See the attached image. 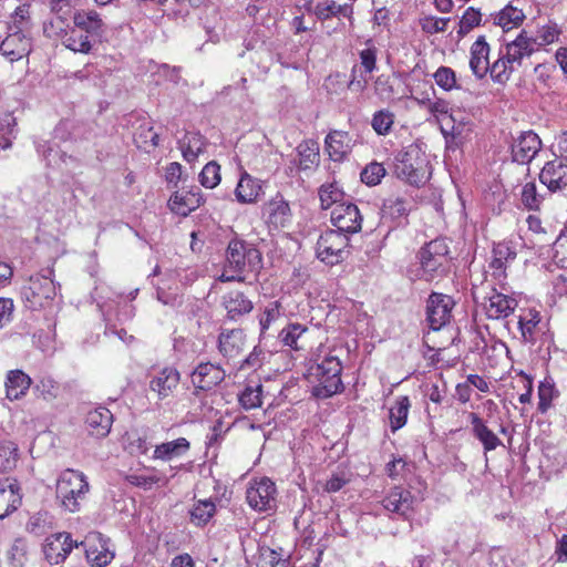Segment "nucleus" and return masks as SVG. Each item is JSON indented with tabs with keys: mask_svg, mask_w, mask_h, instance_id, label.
<instances>
[{
	"mask_svg": "<svg viewBox=\"0 0 567 567\" xmlns=\"http://www.w3.org/2000/svg\"><path fill=\"white\" fill-rule=\"evenodd\" d=\"M330 220L336 227L334 230L348 236L360 231L362 226V216L358 206L349 200L332 208Z\"/></svg>",
	"mask_w": 567,
	"mask_h": 567,
	"instance_id": "9d476101",
	"label": "nucleus"
},
{
	"mask_svg": "<svg viewBox=\"0 0 567 567\" xmlns=\"http://www.w3.org/2000/svg\"><path fill=\"white\" fill-rule=\"evenodd\" d=\"M49 275H34L29 279L28 286L23 287L22 296L31 309L47 307L56 296V288L53 279Z\"/></svg>",
	"mask_w": 567,
	"mask_h": 567,
	"instance_id": "423d86ee",
	"label": "nucleus"
},
{
	"mask_svg": "<svg viewBox=\"0 0 567 567\" xmlns=\"http://www.w3.org/2000/svg\"><path fill=\"white\" fill-rule=\"evenodd\" d=\"M225 370L214 363H200L192 374V382L195 388L204 391L212 390L224 381Z\"/></svg>",
	"mask_w": 567,
	"mask_h": 567,
	"instance_id": "6ab92c4d",
	"label": "nucleus"
},
{
	"mask_svg": "<svg viewBox=\"0 0 567 567\" xmlns=\"http://www.w3.org/2000/svg\"><path fill=\"white\" fill-rule=\"evenodd\" d=\"M299 156V167L301 169H310L319 163V146L318 143L309 140L303 141L297 147Z\"/></svg>",
	"mask_w": 567,
	"mask_h": 567,
	"instance_id": "79ce46f5",
	"label": "nucleus"
},
{
	"mask_svg": "<svg viewBox=\"0 0 567 567\" xmlns=\"http://www.w3.org/2000/svg\"><path fill=\"white\" fill-rule=\"evenodd\" d=\"M16 120L11 115H4L0 118V148H9L11 146V136Z\"/></svg>",
	"mask_w": 567,
	"mask_h": 567,
	"instance_id": "69168bd1",
	"label": "nucleus"
},
{
	"mask_svg": "<svg viewBox=\"0 0 567 567\" xmlns=\"http://www.w3.org/2000/svg\"><path fill=\"white\" fill-rule=\"evenodd\" d=\"M245 347V333L241 329L224 330L218 337V349L224 357L235 358Z\"/></svg>",
	"mask_w": 567,
	"mask_h": 567,
	"instance_id": "c85d7f7f",
	"label": "nucleus"
},
{
	"mask_svg": "<svg viewBox=\"0 0 567 567\" xmlns=\"http://www.w3.org/2000/svg\"><path fill=\"white\" fill-rule=\"evenodd\" d=\"M489 45L484 35H480L471 45L470 68L477 79H483L489 70Z\"/></svg>",
	"mask_w": 567,
	"mask_h": 567,
	"instance_id": "a878e982",
	"label": "nucleus"
},
{
	"mask_svg": "<svg viewBox=\"0 0 567 567\" xmlns=\"http://www.w3.org/2000/svg\"><path fill=\"white\" fill-rule=\"evenodd\" d=\"M410 406V399L406 395L399 396L395 400L394 405L391 406L389 412L390 426L392 432H395L405 425Z\"/></svg>",
	"mask_w": 567,
	"mask_h": 567,
	"instance_id": "a19ab883",
	"label": "nucleus"
},
{
	"mask_svg": "<svg viewBox=\"0 0 567 567\" xmlns=\"http://www.w3.org/2000/svg\"><path fill=\"white\" fill-rule=\"evenodd\" d=\"M367 48L360 52L361 65L365 73H371L377 66V48L372 40L365 42Z\"/></svg>",
	"mask_w": 567,
	"mask_h": 567,
	"instance_id": "0e129e2a",
	"label": "nucleus"
},
{
	"mask_svg": "<svg viewBox=\"0 0 567 567\" xmlns=\"http://www.w3.org/2000/svg\"><path fill=\"white\" fill-rule=\"evenodd\" d=\"M90 491L86 475L76 470L63 471L55 486V497L62 509L69 513H76L81 509L83 502Z\"/></svg>",
	"mask_w": 567,
	"mask_h": 567,
	"instance_id": "f03ea898",
	"label": "nucleus"
},
{
	"mask_svg": "<svg viewBox=\"0 0 567 567\" xmlns=\"http://www.w3.org/2000/svg\"><path fill=\"white\" fill-rule=\"evenodd\" d=\"M539 179L550 192L567 187V164L563 159H554L545 164Z\"/></svg>",
	"mask_w": 567,
	"mask_h": 567,
	"instance_id": "4be33fe9",
	"label": "nucleus"
},
{
	"mask_svg": "<svg viewBox=\"0 0 567 567\" xmlns=\"http://www.w3.org/2000/svg\"><path fill=\"white\" fill-rule=\"evenodd\" d=\"M385 175V168L382 164L373 162L364 167L361 172V181L369 185H378Z\"/></svg>",
	"mask_w": 567,
	"mask_h": 567,
	"instance_id": "bf43d9fd",
	"label": "nucleus"
},
{
	"mask_svg": "<svg viewBox=\"0 0 567 567\" xmlns=\"http://www.w3.org/2000/svg\"><path fill=\"white\" fill-rule=\"evenodd\" d=\"M189 442L185 437L165 442L156 445L154 450V458L169 461L174 457L184 455L189 450Z\"/></svg>",
	"mask_w": 567,
	"mask_h": 567,
	"instance_id": "58836bf2",
	"label": "nucleus"
},
{
	"mask_svg": "<svg viewBox=\"0 0 567 567\" xmlns=\"http://www.w3.org/2000/svg\"><path fill=\"white\" fill-rule=\"evenodd\" d=\"M85 423L92 435L105 437L111 431L113 415L104 406L94 408L87 412Z\"/></svg>",
	"mask_w": 567,
	"mask_h": 567,
	"instance_id": "bb28decb",
	"label": "nucleus"
},
{
	"mask_svg": "<svg viewBox=\"0 0 567 567\" xmlns=\"http://www.w3.org/2000/svg\"><path fill=\"white\" fill-rule=\"evenodd\" d=\"M489 73L494 81L498 83H504L509 79V75L516 71L515 68L507 63L506 55L503 53V50L499 52V58L489 65Z\"/></svg>",
	"mask_w": 567,
	"mask_h": 567,
	"instance_id": "49530a36",
	"label": "nucleus"
},
{
	"mask_svg": "<svg viewBox=\"0 0 567 567\" xmlns=\"http://www.w3.org/2000/svg\"><path fill=\"white\" fill-rule=\"evenodd\" d=\"M352 13L351 4H338L334 0H323L315 6V14L319 20H328L340 16L351 18Z\"/></svg>",
	"mask_w": 567,
	"mask_h": 567,
	"instance_id": "e433bc0d",
	"label": "nucleus"
},
{
	"mask_svg": "<svg viewBox=\"0 0 567 567\" xmlns=\"http://www.w3.org/2000/svg\"><path fill=\"white\" fill-rule=\"evenodd\" d=\"M184 159L188 163L195 162L206 151L207 141L197 132H187L178 142Z\"/></svg>",
	"mask_w": 567,
	"mask_h": 567,
	"instance_id": "c756f323",
	"label": "nucleus"
},
{
	"mask_svg": "<svg viewBox=\"0 0 567 567\" xmlns=\"http://www.w3.org/2000/svg\"><path fill=\"white\" fill-rule=\"evenodd\" d=\"M261 267V254L251 244L234 239L228 244L220 281H244L247 274L257 272Z\"/></svg>",
	"mask_w": 567,
	"mask_h": 567,
	"instance_id": "f257e3e1",
	"label": "nucleus"
},
{
	"mask_svg": "<svg viewBox=\"0 0 567 567\" xmlns=\"http://www.w3.org/2000/svg\"><path fill=\"white\" fill-rule=\"evenodd\" d=\"M481 20L482 13L480 12V10L473 7L467 8L458 22V38H464L471 30L480 25Z\"/></svg>",
	"mask_w": 567,
	"mask_h": 567,
	"instance_id": "de8ad7c7",
	"label": "nucleus"
},
{
	"mask_svg": "<svg viewBox=\"0 0 567 567\" xmlns=\"http://www.w3.org/2000/svg\"><path fill=\"white\" fill-rule=\"evenodd\" d=\"M307 332L308 328L306 326L300 323H290L280 331L279 338L285 346L299 350L303 348V344H299V340H301L303 334Z\"/></svg>",
	"mask_w": 567,
	"mask_h": 567,
	"instance_id": "37998d69",
	"label": "nucleus"
},
{
	"mask_svg": "<svg viewBox=\"0 0 567 567\" xmlns=\"http://www.w3.org/2000/svg\"><path fill=\"white\" fill-rule=\"evenodd\" d=\"M394 174L410 185L420 186L430 177V165L422 150L411 144L394 156Z\"/></svg>",
	"mask_w": 567,
	"mask_h": 567,
	"instance_id": "7ed1b4c3",
	"label": "nucleus"
},
{
	"mask_svg": "<svg viewBox=\"0 0 567 567\" xmlns=\"http://www.w3.org/2000/svg\"><path fill=\"white\" fill-rule=\"evenodd\" d=\"M30 25V6L18 7L10 18L8 30L27 33Z\"/></svg>",
	"mask_w": 567,
	"mask_h": 567,
	"instance_id": "603ef678",
	"label": "nucleus"
},
{
	"mask_svg": "<svg viewBox=\"0 0 567 567\" xmlns=\"http://www.w3.org/2000/svg\"><path fill=\"white\" fill-rule=\"evenodd\" d=\"M262 218L269 229H282L291 224L292 213L289 203L281 194H276L265 203Z\"/></svg>",
	"mask_w": 567,
	"mask_h": 567,
	"instance_id": "9b49d317",
	"label": "nucleus"
},
{
	"mask_svg": "<svg viewBox=\"0 0 567 567\" xmlns=\"http://www.w3.org/2000/svg\"><path fill=\"white\" fill-rule=\"evenodd\" d=\"M522 203L528 209H538L542 197L537 194L535 183H526L522 188Z\"/></svg>",
	"mask_w": 567,
	"mask_h": 567,
	"instance_id": "e2e57ef3",
	"label": "nucleus"
},
{
	"mask_svg": "<svg viewBox=\"0 0 567 567\" xmlns=\"http://www.w3.org/2000/svg\"><path fill=\"white\" fill-rule=\"evenodd\" d=\"M62 44L75 52V53H84L87 54L92 49V43L90 41L89 35H86L83 31L78 29L75 24L70 27L68 31V35L62 41Z\"/></svg>",
	"mask_w": 567,
	"mask_h": 567,
	"instance_id": "ea45409f",
	"label": "nucleus"
},
{
	"mask_svg": "<svg viewBox=\"0 0 567 567\" xmlns=\"http://www.w3.org/2000/svg\"><path fill=\"white\" fill-rule=\"evenodd\" d=\"M202 203L203 196L200 189L197 186H193L189 189L175 192L168 200V206L173 213L187 216L198 208Z\"/></svg>",
	"mask_w": 567,
	"mask_h": 567,
	"instance_id": "a211bd4d",
	"label": "nucleus"
},
{
	"mask_svg": "<svg viewBox=\"0 0 567 567\" xmlns=\"http://www.w3.org/2000/svg\"><path fill=\"white\" fill-rule=\"evenodd\" d=\"M450 18H437L433 16H425L420 19V27L422 31L429 34L444 32L450 22Z\"/></svg>",
	"mask_w": 567,
	"mask_h": 567,
	"instance_id": "052dcab7",
	"label": "nucleus"
},
{
	"mask_svg": "<svg viewBox=\"0 0 567 567\" xmlns=\"http://www.w3.org/2000/svg\"><path fill=\"white\" fill-rule=\"evenodd\" d=\"M80 4L79 0H56L52 6L54 16L43 24L44 35L52 40H60L61 42L68 35L70 24L68 22V11H64V7Z\"/></svg>",
	"mask_w": 567,
	"mask_h": 567,
	"instance_id": "f8f14e48",
	"label": "nucleus"
},
{
	"mask_svg": "<svg viewBox=\"0 0 567 567\" xmlns=\"http://www.w3.org/2000/svg\"><path fill=\"white\" fill-rule=\"evenodd\" d=\"M394 123V114L389 110H380L372 116L371 126L379 135H388Z\"/></svg>",
	"mask_w": 567,
	"mask_h": 567,
	"instance_id": "864d4df0",
	"label": "nucleus"
},
{
	"mask_svg": "<svg viewBox=\"0 0 567 567\" xmlns=\"http://www.w3.org/2000/svg\"><path fill=\"white\" fill-rule=\"evenodd\" d=\"M277 488L268 477L254 478L246 489L248 505L257 512H267L276 507Z\"/></svg>",
	"mask_w": 567,
	"mask_h": 567,
	"instance_id": "6e6552de",
	"label": "nucleus"
},
{
	"mask_svg": "<svg viewBox=\"0 0 567 567\" xmlns=\"http://www.w3.org/2000/svg\"><path fill=\"white\" fill-rule=\"evenodd\" d=\"M435 83L444 91L456 89V74L449 66H440L433 74Z\"/></svg>",
	"mask_w": 567,
	"mask_h": 567,
	"instance_id": "13d9d810",
	"label": "nucleus"
},
{
	"mask_svg": "<svg viewBox=\"0 0 567 567\" xmlns=\"http://www.w3.org/2000/svg\"><path fill=\"white\" fill-rule=\"evenodd\" d=\"M83 546L87 561L94 567H104L114 558V550L110 538L99 532H92L84 540L79 543Z\"/></svg>",
	"mask_w": 567,
	"mask_h": 567,
	"instance_id": "1a4fd4ad",
	"label": "nucleus"
},
{
	"mask_svg": "<svg viewBox=\"0 0 567 567\" xmlns=\"http://www.w3.org/2000/svg\"><path fill=\"white\" fill-rule=\"evenodd\" d=\"M72 19L73 24L89 38L100 35L103 32V21L100 14L93 10H78L73 13Z\"/></svg>",
	"mask_w": 567,
	"mask_h": 567,
	"instance_id": "2f4dec72",
	"label": "nucleus"
},
{
	"mask_svg": "<svg viewBox=\"0 0 567 567\" xmlns=\"http://www.w3.org/2000/svg\"><path fill=\"white\" fill-rule=\"evenodd\" d=\"M17 446L10 441L0 442V472L12 470L17 463Z\"/></svg>",
	"mask_w": 567,
	"mask_h": 567,
	"instance_id": "5fc2aeb1",
	"label": "nucleus"
},
{
	"mask_svg": "<svg viewBox=\"0 0 567 567\" xmlns=\"http://www.w3.org/2000/svg\"><path fill=\"white\" fill-rule=\"evenodd\" d=\"M326 148L332 161L343 159L352 148V138L344 131H332L326 137Z\"/></svg>",
	"mask_w": 567,
	"mask_h": 567,
	"instance_id": "cd10ccee",
	"label": "nucleus"
},
{
	"mask_svg": "<svg viewBox=\"0 0 567 567\" xmlns=\"http://www.w3.org/2000/svg\"><path fill=\"white\" fill-rule=\"evenodd\" d=\"M220 179V166L215 161L207 163L199 174V182L206 188L216 187Z\"/></svg>",
	"mask_w": 567,
	"mask_h": 567,
	"instance_id": "6e6d98bb",
	"label": "nucleus"
},
{
	"mask_svg": "<svg viewBox=\"0 0 567 567\" xmlns=\"http://www.w3.org/2000/svg\"><path fill=\"white\" fill-rule=\"evenodd\" d=\"M216 512L215 503L212 501H198L190 511L192 522L197 526L206 525Z\"/></svg>",
	"mask_w": 567,
	"mask_h": 567,
	"instance_id": "c03bdc74",
	"label": "nucleus"
},
{
	"mask_svg": "<svg viewBox=\"0 0 567 567\" xmlns=\"http://www.w3.org/2000/svg\"><path fill=\"white\" fill-rule=\"evenodd\" d=\"M557 391L553 380L545 379L538 385V410L542 413L547 412L550 408L553 400L557 396Z\"/></svg>",
	"mask_w": 567,
	"mask_h": 567,
	"instance_id": "09e8293b",
	"label": "nucleus"
},
{
	"mask_svg": "<svg viewBox=\"0 0 567 567\" xmlns=\"http://www.w3.org/2000/svg\"><path fill=\"white\" fill-rule=\"evenodd\" d=\"M348 245V235L334 229L326 230L317 241V256L327 265H337L344 259Z\"/></svg>",
	"mask_w": 567,
	"mask_h": 567,
	"instance_id": "0eeeda50",
	"label": "nucleus"
},
{
	"mask_svg": "<svg viewBox=\"0 0 567 567\" xmlns=\"http://www.w3.org/2000/svg\"><path fill=\"white\" fill-rule=\"evenodd\" d=\"M223 306L230 320L239 319L241 316L249 313L254 308L252 302L240 291H230L225 295Z\"/></svg>",
	"mask_w": 567,
	"mask_h": 567,
	"instance_id": "7c9ffc66",
	"label": "nucleus"
},
{
	"mask_svg": "<svg viewBox=\"0 0 567 567\" xmlns=\"http://www.w3.org/2000/svg\"><path fill=\"white\" fill-rule=\"evenodd\" d=\"M31 385V379L21 370H12L7 374L6 392L11 401L19 400L25 395Z\"/></svg>",
	"mask_w": 567,
	"mask_h": 567,
	"instance_id": "473e14b6",
	"label": "nucleus"
},
{
	"mask_svg": "<svg viewBox=\"0 0 567 567\" xmlns=\"http://www.w3.org/2000/svg\"><path fill=\"white\" fill-rule=\"evenodd\" d=\"M535 44L536 41L527 37L525 30H522L514 41L505 45L503 53L506 55L507 63H511L517 70L522 65L523 59L534 53Z\"/></svg>",
	"mask_w": 567,
	"mask_h": 567,
	"instance_id": "412c9836",
	"label": "nucleus"
},
{
	"mask_svg": "<svg viewBox=\"0 0 567 567\" xmlns=\"http://www.w3.org/2000/svg\"><path fill=\"white\" fill-rule=\"evenodd\" d=\"M517 306L518 302L515 298L503 291L498 292L495 288H493V293L484 303V311L488 319L499 320L511 316Z\"/></svg>",
	"mask_w": 567,
	"mask_h": 567,
	"instance_id": "dca6fc26",
	"label": "nucleus"
},
{
	"mask_svg": "<svg viewBox=\"0 0 567 567\" xmlns=\"http://www.w3.org/2000/svg\"><path fill=\"white\" fill-rule=\"evenodd\" d=\"M516 258V250L509 241H501L495 244L492 251L493 264H501L507 267Z\"/></svg>",
	"mask_w": 567,
	"mask_h": 567,
	"instance_id": "8fccbe9b",
	"label": "nucleus"
},
{
	"mask_svg": "<svg viewBox=\"0 0 567 567\" xmlns=\"http://www.w3.org/2000/svg\"><path fill=\"white\" fill-rule=\"evenodd\" d=\"M22 503L21 487L12 477L0 478V519L16 512Z\"/></svg>",
	"mask_w": 567,
	"mask_h": 567,
	"instance_id": "2eb2a0df",
	"label": "nucleus"
},
{
	"mask_svg": "<svg viewBox=\"0 0 567 567\" xmlns=\"http://www.w3.org/2000/svg\"><path fill=\"white\" fill-rule=\"evenodd\" d=\"M414 497L410 491L395 486L382 499L385 511L408 518L413 509Z\"/></svg>",
	"mask_w": 567,
	"mask_h": 567,
	"instance_id": "aec40b11",
	"label": "nucleus"
},
{
	"mask_svg": "<svg viewBox=\"0 0 567 567\" xmlns=\"http://www.w3.org/2000/svg\"><path fill=\"white\" fill-rule=\"evenodd\" d=\"M79 543L73 540L69 533H56L47 537L43 554L51 565L63 563Z\"/></svg>",
	"mask_w": 567,
	"mask_h": 567,
	"instance_id": "4468645a",
	"label": "nucleus"
},
{
	"mask_svg": "<svg viewBox=\"0 0 567 567\" xmlns=\"http://www.w3.org/2000/svg\"><path fill=\"white\" fill-rule=\"evenodd\" d=\"M554 257L560 261H567V227L559 234L553 244Z\"/></svg>",
	"mask_w": 567,
	"mask_h": 567,
	"instance_id": "774afa93",
	"label": "nucleus"
},
{
	"mask_svg": "<svg viewBox=\"0 0 567 567\" xmlns=\"http://www.w3.org/2000/svg\"><path fill=\"white\" fill-rule=\"evenodd\" d=\"M319 198L322 209L333 208L338 204L347 202L344 192L336 181L320 186Z\"/></svg>",
	"mask_w": 567,
	"mask_h": 567,
	"instance_id": "4c0bfd02",
	"label": "nucleus"
},
{
	"mask_svg": "<svg viewBox=\"0 0 567 567\" xmlns=\"http://www.w3.org/2000/svg\"><path fill=\"white\" fill-rule=\"evenodd\" d=\"M523 9H519L512 3L505 6L497 13L492 14L493 23L499 25L504 31H509L518 28L525 20Z\"/></svg>",
	"mask_w": 567,
	"mask_h": 567,
	"instance_id": "72a5a7b5",
	"label": "nucleus"
},
{
	"mask_svg": "<svg viewBox=\"0 0 567 567\" xmlns=\"http://www.w3.org/2000/svg\"><path fill=\"white\" fill-rule=\"evenodd\" d=\"M158 134L154 131L153 126L141 125L136 134V142L138 147H155L158 145Z\"/></svg>",
	"mask_w": 567,
	"mask_h": 567,
	"instance_id": "680f3d73",
	"label": "nucleus"
},
{
	"mask_svg": "<svg viewBox=\"0 0 567 567\" xmlns=\"http://www.w3.org/2000/svg\"><path fill=\"white\" fill-rule=\"evenodd\" d=\"M8 31L0 44V51L9 61H18L30 53L31 39L27 33L20 31Z\"/></svg>",
	"mask_w": 567,
	"mask_h": 567,
	"instance_id": "f3484780",
	"label": "nucleus"
},
{
	"mask_svg": "<svg viewBox=\"0 0 567 567\" xmlns=\"http://www.w3.org/2000/svg\"><path fill=\"white\" fill-rule=\"evenodd\" d=\"M257 567H287V559L281 551L264 546L259 549Z\"/></svg>",
	"mask_w": 567,
	"mask_h": 567,
	"instance_id": "a18cd8bd",
	"label": "nucleus"
},
{
	"mask_svg": "<svg viewBox=\"0 0 567 567\" xmlns=\"http://www.w3.org/2000/svg\"><path fill=\"white\" fill-rule=\"evenodd\" d=\"M181 374L172 367H165L159 370L150 381V389L156 393L159 400H164L173 394L179 383Z\"/></svg>",
	"mask_w": 567,
	"mask_h": 567,
	"instance_id": "393cba45",
	"label": "nucleus"
},
{
	"mask_svg": "<svg viewBox=\"0 0 567 567\" xmlns=\"http://www.w3.org/2000/svg\"><path fill=\"white\" fill-rule=\"evenodd\" d=\"M473 436L482 444L484 454L503 446L502 440L493 432L486 422L475 412L468 413Z\"/></svg>",
	"mask_w": 567,
	"mask_h": 567,
	"instance_id": "b1692460",
	"label": "nucleus"
},
{
	"mask_svg": "<svg viewBox=\"0 0 567 567\" xmlns=\"http://www.w3.org/2000/svg\"><path fill=\"white\" fill-rule=\"evenodd\" d=\"M542 148V141L532 131L523 132L512 146V154L515 162L529 163Z\"/></svg>",
	"mask_w": 567,
	"mask_h": 567,
	"instance_id": "5701e85b",
	"label": "nucleus"
},
{
	"mask_svg": "<svg viewBox=\"0 0 567 567\" xmlns=\"http://www.w3.org/2000/svg\"><path fill=\"white\" fill-rule=\"evenodd\" d=\"M540 322V315L535 309H527L518 316V328L522 339L526 343L534 344L536 342V328Z\"/></svg>",
	"mask_w": 567,
	"mask_h": 567,
	"instance_id": "c9c22d12",
	"label": "nucleus"
},
{
	"mask_svg": "<svg viewBox=\"0 0 567 567\" xmlns=\"http://www.w3.org/2000/svg\"><path fill=\"white\" fill-rule=\"evenodd\" d=\"M449 246L444 238H436L423 246L417 258L420 260V278L432 281L444 277L450 268Z\"/></svg>",
	"mask_w": 567,
	"mask_h": 567,
	"instance_id": "39448f33",
	"label": "nucleus"
},
{
	"mask_svg": "<svg viewBox=\"0 0 567 567\" xmlns=\"http://www.w3.org/2000/svg\"><path fill=\"white\" fill-rule=\"evenodd\" d=\"M560 29L555 22H548L547 24L539 28L537 32V39L540 45L551 44L558 40Z\"/></svg>",
	"mask_w": 567,
	"mask_h": 567,
	"instance_id": "338daca9",
	"label": "nucleus"
},
{
	"mask_svg": "<svg viewBox=\"0 0 567 567\" xmlns=\"http://www.w3.org/2000/svg\"><path fill=\"white\" fill-rule=\"evenodd\" d=\"M342 364L338 357L327 355L309 369V379L317 382L313 394L318 398H330L342 390Z\"/></svg>",
	"mask_w": 567,
	"mask_h": 567,
	"instance_id": "20e7f679",
	"label": "nucleus"
},
{
	"mask_svg": "<svg viewBox=\"0 0 567 567\" xmlns=\"http://www.w3.org/2000/svg\"><path fill=\"white\" fill-rule=\"evenodd\" d=\"M281 316L280 303L278 301L269 302L259 315L260 334H264L272 322Z\"/></svg>",
	"mask_w": 567,
	"mask_h": 567,
	"instance_id": "4d7b16f0",
	"label": "nucleus"
},
{
	"mask_svg": "<svg viewBox=\"0 0 567 567\" xmlns=\"http://www.w3.org/2000/svg\"><path fill=\"white\" fill-rule=\"evenodd\" d=\"M262 386L247 385L239 395V403L245 410H251L261 406Z\"/></svg>",
	"mask_w": 567,
	"mask_h": 567,
	"instance_id": "3c124183",
	"label": "nucleus"
},
{
	"mask_svg": "<svg viewBox=\"0 0 567 567\" xmlns=\"http://www.w3.org/2000/svg\"><path fill=\"white\" fill-rule=\"evenodd\" d=\"M452 306L451 297L437 292L430 295L426 305V321L432 330L437 331L450 321Z\"/></svg>",
	"mask_w": 567,
	"mask_h": 567,
	"instance_id": "ddd939ff",
	"label": "nucleus"
},
{
	"mask_svg": "<svg viewBox=\"0 0 567 567\" xmlns=\"http://www.w3.org/2000/svg\"><path fill=\"white\" fill-rule=\"evenodd\" d=\"M261 192L260 182L249 174L241 175L235 189L236 198L239 203L249 204L257 200Z\"/></svg>",
	"mask_w": 567,
	"mask_h": 567,
	"instance_id": "f704fd0d",
	"label": "nucleus"
}]
</instances>
